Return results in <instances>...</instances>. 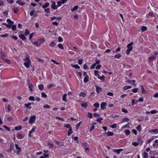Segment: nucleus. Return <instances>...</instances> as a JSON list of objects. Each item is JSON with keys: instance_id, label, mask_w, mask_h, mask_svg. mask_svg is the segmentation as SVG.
<instances>
[{"instance_id": "obj_1", "label": "nucleus", "mask_w": 158, "mask_h": 158, "mask_svg": "<svg viewBox=\"0 0 158 158\" xmlns=\"http://www.w3.org/2000/svg\"><path fill=\"white\" fill-rule=\"evenodd\" d=\"M23 60L25 61L24 63L25 66L27 68H29L31 64V61L29 56L26 55V57L23 59Z\"/></svg>"}, {"instance_id": "obj_2", "label": "nucleus", "mask_w": 158, "mask_h": 158, "mask_svg": "<svg viewBox=\"0 0 158 158\" xmlns=\"http://www.w3.org/2000/svg\"><path fill=\"white\" fill-rule=\"evenodd\" d=\"M133 42H131L127 44V49L126 51V53L127 55H129L130 54V52L133 49L132 45L133 44Z\"/></svg>"}, {"instance_id": "obj_3", "label": "nucleus", "mask_w": 158, "mask_h": 158, "mask_svg": "<svg viewBox=\"0 0 158 158\" xmlns=\"http://www.w3.org/2000/svg\"><path fill=\"white\" fill-rule=\"evenodd\" d=\"M35 118L36 116L35 115L31 116L29 121V123L31 124H33L35 122Z\"/></svg>"}, {"instance_id": "obj_4", "label": "nucleus", "mask_w": 158, "mask_h": 158, "mask_svg": "<svg viewBox=\"0 0 158 158\" xmlns=\"http://www.w3.org/2000/svg\"><path fill=\"white\" fill-rule=\"evenodd\" d=\"M148 132L152 134L155 135L158 134V129L150 130H149Z\"/></svg>"}, {"instance_id": "obj_5", "label": "nucleus", "mask_w": 158, "mask_h": 158, "mask_svg": "<svg viewBox=\"0 0 158 158\" xmlns=\"http://www.w3.org/2000/svg\"><path fill=\"white\" fill-rule=\"evenodd\" d=\"M36 127H33L32 128V129H31V130H30L29 131V137H32V135H31V134L34 132L35 129H36Z\"/></svg>"}, {"instance_id": "obj_6", "label": "nucleus", "mask_w": 158, "mask_h": 158, "mask_svg": "<svg viewBox=\"0 0 158 158\" xmlns=\"http://www.w3.org/2000/svg\"><path fill=\"white\" fill-rule=\"evenodd\" d=\"M107 104L106 102H102L101 103L100 105L101 108L102 110H104L106 109V106Z\"/></svg>"}, {"instance_id": "obj_7", "label": "nucleus", "mask_w": 158, "mask_h": 158, "mask_svg": "<svg viewBox=\"0 0 158 158\" xmlns=\"http://www.w3.org/2000/svg\"><path fill=\"white\" fill-rule=\"evenodd\" d=\"M123 149H114L112 150L113 152H116L118 154H120V152L123 150Z\"/></svg>"}, {"instance_id": "obj_8", "label": "nucleus", "mask_w": 158, "mask_h": 158, "mask_svg": "<svg viewBox=\"0 0 158 158\" xmlns=\"http://www.w3.org/2000/svg\"><path fill=\"white\" fill-rule=\"evenodd\" d=\"M52 3L51 6L52 8L54 10H56L57 8V5H56V2H55L52 1Z\"/></svg>"}, {"instance_id": "obj_9", "label": "nucleus", "mask_w": 158, "mask_h": 158, "mask_svg": "<svg viewBox=\"0 0 158 158\" xmlns=\"http://www.w3.org/2000/svg\"><path fill=\"white\" fill-rule=\"evenodd\" d=\"M96 87V91L98 93H99L102 90V88L98 85H95Z\"/></svg>"}, {"instance_id": "obj_10", "label": "nucleus", "mask_w": 158, "mask_h": 158, "mask_svg": "<svg viewBox=\"0 0 158 158\" xmlns=\"http://www.w3.org/2000/svg\"><path fill=\"white\" fill-rule=\"evenodd\" d=\"M33 102H32V103L29 102L25 104L24 106H25L26 108L28 109H31V107L30 106L32 104H33Z\"/></svg>"}, {"instance_id": "obj_11", "label": "nucleus", "mask_w": 158, "mask_h": 158, "mask_svg": "<svg viewBox=\"0 0 158 158\" xmlns=\"http://www.w3.org/2000/svg\"><path fill=\"white\" fill-rule=\"evenodd\" d=\"M16 3L17 4H18L20 6H23L25 4V3L24 2H21L20 0L16 1Z\"/></svg>"}, {"instance_id": "obj_12", "label": "nucleus", "mask_w": 158, "mask_h": 158, "mask_svg": "<svg viewBox=\"0 0 158 158\" xmlns=\"http://www.w3.org/2000/svg\"><path fill=\"white\" fill-rule=\"evenodd\" d=\"M28 87L29 89L30 90L31 92H32L33 91V88H34V85L32 84H29L28 85Z\"/></svg>"}, {"instance_id": "obj_13", "label": "nucleus", "mask_w": 158, "mask_h": 158, "mask_svg": "<svg viewBox=\"0 0 158 158\" xmlns=\"http://www.w3.org/2000/svg\"><path fill=\"white\" fill-rule=\"evenodd\" d=\"M19 37L24 41L26 39V38L23 34H21L19 35Z\"/></svg>"}, {"instance_id": "obj_14", "label": "nucleus", "mask_w": 158, "mask_h": 158, "mask_svg": "<svg viewBox=\"0 0 158 158\" xmlns=\"http://www.w3.org/2000/svg\"><path fill=\"white\" fill-rule=\"evenodd\" d=\"M12 10L15 13H17L19 11L18 8L14 7L12 9Z\"/></svg>"}, {"instance_id": "obj_15", "label": "nucleus", "mask_w": 158, "mask_h": 158, "mask_svg": "<svg viewBox=\"0 0 158 158\" xmlns=\"http://www.w3.org/2000/svg\"><path fill=\"white\" fill-rule=\"evenodd\" d=\"M49 6V3L48 2H46L42 7L43 9H45L48 7Z\"/></svg>"}, {"instance_id": "obj_16", "label": "nucleus", "mask_w": 158, "mask_h": 158, "mask_svg": "<svg viewBox=\"0 0 158 158\" xmlns=\"http://www.w3.org/2000/svg\"><path fill=\"white\" fill-rule=\"evenodd\" d=\"M158 137V136H155L154 137V138H152L151 139H148L147 141V143L149 144L150 143L152 140L155 139L157 138Z\"/></svg>"}, {"instance_id": "obj_17", "label": "nucleus", "mask_w": 158, "mask_h": 158, "mask_svg": "<svg viewBox=\"0 0 158 158\" xmlns=\"http://www.w3.org/2000/svg\"><path fill=\"white\" fill-rule=\"evenodd\" d=\"M14 147V144L13 143H11L10 144V149L9 150V152H10L12 151V150L13 149Z\"/></svg>"}, {"instance_id": "obj_18", "label": "nucleus", "mask_w": 158, "mask_h": 158, "mask_svg": "<svg viewBox=\"0 0 158 158\" xmlns=\"http://www.w3.org/2000/svg\"><path fill=\"white\" fill-rule=\"evenodd\" d=\"M89 76L88 75H86L84 79V81L85 83L87 82L89 80Z\"/></svg>"}, {"instance_id": "obj_19", "label": "nucleus", "mask_w": 158, "mask_h": 158, "mask_svg": "<svg viewBox=\"0 0 158 158\" xmlns=\"http://www.w3.org/2000/svg\"><path fill=\"white\" fill-rule=\"evenodd\" d=\"M66 96H67L66 94H64L63 95V97H62V100L65 102H67V100L66 98Z\"/></svg>"}, {"instance_id": "obj_20", "label": "nucleus", "mask_w": 158, "mask_h": 158, "mask_svg": "<svg viewBox=\"0 0 158 158\" xmlns=\"http://www.w3.org/2000/svg\"><path fill=\"white\" fill-rule=\"evenodd\" d=\"M147 30V27L145 26H142L141 28V31L142 32L146 31Z\"/></svg>"}, {"instance_id": "obj_21", "label": "nucleus", "mask_w": 158, "mask_h": 158, "mask_svg": "<svg viewBox=\"0 0 158 158\" xmlns=\"http://www.w3.org/2000/svg\"><path fill=\"white\" fill-rule=\"evenodd\" d=\"M124 133L126 135H130L131 133L130 131L128 130H125L124 131Z\"/></svg>"}, {"instance_id": "obj_22", "label": "nucleus", "mask_w": 158, "mask_h": 158, "mask_svg": "<svg viewBox=\"0 0 158 158\" xmlns=\"http://www.w3.org/2000/svg\"><path fill=\"white\" fill-rule=\"evenodd\" d=\"M98 78L101 80L102 81H104L105 79V76L103 75L102 76H100L99 75L98 76Z\"/></svg>"}, {"instance_id": "obj_23", "label": "nucleus", "mask_w": 158, "mask_h": 158, "mask_svg": "<svg viewBox=\"0 0 158 158\" xmlns=\"http://www.w3.org/2000/svg\"><path fill=\"white\" fill-rule=\"evenodd\" d=\"M131 86L130 85L125 86L123 87V89L124 90H127L128 89H131Z\"/></svg>"}, {"instance_id": "obj_24", "label": "nucleus", "mask_w": 158, "mask_h": 158, "mask_svg": "<svg viewBox=\"0 0 158 158\" xmlns=\"http://www.w3.org/2000/svg\"><path fill=\"white\" fill-rule=\"evenodd\" d=\"M38 88L39 89L42 90L44 89V86L42 84H40L38 85Z\"/></svg>"}, {"instance_id": "obj_25", "label": "nucleus", "mask_w": 158, "mask_h": 158, "mask_svg": "<svg viewBox=\"0 0 158 158\" xmlns=\"http://www.w3.org/2000/svg\"><path fill=\"white\" fill-rule=\"evenodd\" d=\"M156 58V57L154 56H151L148 58V61L149 62H150L151 60Z\"/></svg>"}, {"instance_id": "obj_26", "label": "nucleus", "mask_w": 158, "mask_h": 158, "mask_svg": "<svg viewBox=\"0 0 158 158\" xmlns=\"http://www.w3.org/2000/svg\"><path fill=\"white\" fill-rule=\"evenodd\" d=\"M103 119V118L102 117H100L99 118H97L96 119V121H98L99 123H102V121Z\"/></svg>"}, {"instance_id": "obj_27", "label": "nucleus", "mask_w": 158, "mask_h": 158, "mask_svg": "<svg viewBox=\"0 0 158 158\" xmlns=\"http://www.w3.org/2000/svg\"><path fill=\"white\" fill-rule=\"evenodd\" d=\"M153 145L154 147L158 145V139H156L154 141V143L153 144Z\"/></svg>"}, {"instance_id": "obj_28", "label": "nucleus", "mask_w": 158, "mask_h": 158, "mask_svg": "<svg viewBox=\"0 0 158 158\" xmlns=\"http://www.w3.org/2000/svg\"><path fill=\"white\" fill-rule=\"evenodd\" d=\"M130 128L129 125V123H127V124H125L124 126H122L121 127L122 129H123L125 128Z\"/></svg>"}, {"instance_id": "obj_29", "label": "nucleus", "mask_w": 158, "mask_h": 158, "mask_svg": "<svg viewBox=\"0 0 158 158\" xmlns=\"http://www.w3.org/2000/svg\"><path fill=\"white\" fill-rule=\"evenodd\" d=\"M73 132L72 130V128L70 129H69V131L68 132V136H69L71 134H72Z\"/></svg>"}, {"instance_id": "obj_30", "label": "nucleus", "mask_w": 158, "mask_h": 158, "mask_svg": "<svg viewBox=\"0 0 158 158\" xmlns=\"http://www.w3.org/2000/svg\"><path fill=\"white\" fill-rule=\"evenodd\" d=\"M114 134L111 131H108L107 132V136H112Z\"/></svg>"}, {"instance_id": "obj_31", "label": "nucleus", "mask_w": 158, "mask_h": 158, "mask_svg": "<svg viewBox=\"0 0 158 158\" xmlns=\"http://www.w3.org/2000/svg\"><path fill=\"white\" fill-rule=\"evenodd\" d=\"M33 44L36 46H39L40 45V42L38 40L36 41L33 43Z\"/></svg>"}, {"instance_id": "obj_32", "label": "nucleus", "mask_w": 158, "mask_h": 158, "mask_svg": "<svg viewBox=\"0 0 158 158\" xmlns=\"http://www.w3.org/2000/svg\"><path fill=\"white\" fill-rule=\"evenodd\" d=\"M148 153L147 152H145L143 153V157L144 158H148Z\"/></svg>"}, {"instance_id": "obj_33", "label": "nucleus", "mask_w": 158, "mask_h": 158, "mask_svg": "<svg viewBox=\"0 0 158 158\" xmlns=\"http://www.w3.org/2000/svg\"><path fill=\"white\" fill-rule=\"evenodd\" d=\"M56 44L54 42H52L49 44V46L52 47H54L55 46Z\"/></svg>"}, {"instance_id": "obj_34", "label": "nucleus", "mask_w": 158, "mask_h": 158, "mask_svg": "<svg viewBox=\"0 0 158 158\" xmlns=\"http://www.w3.org/2000/svg\"><path fill=\"white\" fill-rule=\"evenodd\" d=\"M121 55L120 54H118L115 55L114 56V57L115 58H117V59H119L121 57Z\"/></svg>"}, {"instance_id": "obj_35", "label": "nucleus", "mask_w": 158, "mask_h": 158, "mask_svg": "<svg viewBox=\"0 0 158 158\" xmlns=\"http://www.w3.org/2000/svg\"><path fill=\"white\" fill-rule=\"evenodd\" d=\"M136 129L139 132H140L141 131V125H139L136 127Z\"/></svg>"}, {"instance_id": "obj_36", "label": "nucleus", "mask_w": 158, "mask_h": 158, "mask_svg": "<svg viewBox=\"0 0 158 158\" xmlns=\"http://www.w3.org/2000/svg\"><path fill=\"white\" fill-rule=\"evenodd\" d=\"M40 42V44H43L45 41V40L44 39H40L38 40Z\"/></svg>"}, {"instance_id": "obj_37", "label": "nucleus", "mask_w": 158, "mask_h": 158, "mask_svg": "<svg viewBox=\"0 0 158 158\" xmlns=\"http://www.w3.org/2000/svg\"><path fill=\"white\" fill-rule=\"evenodd\" d=\"M22 128V127L21 126H19L16 127L15 129L17 131H18L21 129Z\"/></svg>"}, {"instance_id": "obj_38", "label": "nucleus", "mask_w": 158, "mask_h": 158, "mask_svg": "<svg viewBox=\"0 0 158 158\" xmlns=\"http://www.w3.org/2000/svg\"><path fill=\"white\" fill-rule=\"evenodd\" d=\"M15 147L17 149L19 150V151H18L17 152L18 153H19V152L21 151V148L19 147L17 144H15Z\"/></svg>"}, {"instance_id": "obj_39", "label": "nucleus", "mask_w": 158, "mask_h": 158, "mask_svg": "<svg viewBox=\"0 0 158 158\" xmlns=\"http://www.w3.org/2000/svg\"><path fill=\"white\" fill-rule=\"evenodd\" d=\"M58 42H62L63 39L60 36H59L58 37Z\"/></svg>"}, {"instance_id": "obj_40", "label": "nucleus", "mask_w": 158, "mask_h": 158, "mask_svg": "<svg viewBox=\"0 0 158 158\" xmlns=\"http://www.w3.org/2000/svg\"><path fill=\"white\" fill-rule=\"evenodd\" d=\"M86 94L84 92H81V93L80 96L82 97H85L86 95Z\"/></svg>"}, {"instance_id": "obj_41", "label": "nucleus", "mask_w": 158, "mask_h": 158, "mask_svg": "<svg viewBox=\"0 0 158 158\" xmlns=\"http://www.w3.org/2000/svg\"><path fill=\"white\" fill-rule=\"evenodd\" d=\"M30 33L29 31L27 29L25 30V34L26 36L28 35Z\"/></svg>"}, {"instance_id": "obj_42", "label": "nucleus", "mask_w": 158, "mask_h": 158, "mask_svg": "<svg viewBox=\"0 0 158 158\" xmlns=\"http://www.w3.org/2000/svg\"><path fill=\"white\" fill-rule=\"evenodd\" d=\"M58 47L60 48L61 49H64V48L63 45L61 44H59L58 45Z\"/></svg>"}, {"instance_id": "obj_43", "label": "nucleus", "mask_w": 158, "mask_h": 158, "mask_svg": "<svg viewBox=\"0 0 158 158\" xmlns=\"http://www.w3.org/2000/svg\"><path fill=\"white\" fill-rule=\"evenodd\" d=\"M23 137V136L21 134H19L17 136V138L18 139H22Z\"/></svg>"}, {"instance_id": "obj_44", "label": "nucleus", "mask_w": 158, "mask_h": 158, "mask_svg": "<svg viewBox=\"0 0 158 158\" xmlns=\"http://www.w3.org/2000/svg\"><path fill=\"white\" fill-rule=\"evenodd\" d=\"M71 66L76 68V69H79L80 68V66L77 64L75 65H71Z\"/></svg>"}, {"instance_id": "obj_45", "label": "nucleus", "mask_w": 158, "mask_h": 158, "mask_svg": "<svg viewBox=\"0 0 158 158\" xmlns=\"http://www.w3.org/2000/svg\"><path fill=\"white\" fill-rule=\"evenodd\" d=\"M29 100L30 101H35V98L33 96H30L29 98Z\"/></svg>"}, {"instance_id": "obj_46", "label": "nucleus", "mask_w": 158, "mask_h": 158, "mask_svg": "<svg viewBox=\"0 0 158 158\" xmlns=\"http://www.w3.org/2000/svg\"><path fill=\"white\" fill-rule=\"evenodd\" d=\"M129 120V119L128 118H125L124 119H123L122 123H124L125 122H127Z\"/></svg>"}, {"instance_id": "obj_47", "label": "nucleus", "mask_w": 158, "mask_h": 158, "mask_svg": "<svg viewBox=\"0 0 158 158\" xmlns=\"http://www.w3.org/2000/svg\"><path fill=\"white\" fill-rule=\"evenodd\" d=\"M9 35V34L8 33H6L3 35H0L1 37L5 38L6 37L8 36Z\"/></svg>"}, {"instance_id": "obj_48", "label": "nucleus", "mask_w": 158, "mask_h": 158, "mask_svg": "<svg viewBox=\"0 0 158 158\" xmlns=\"http://www.w3.org/2000/svg\"><path fill=\"white\" fill-rule=\"evenodd\" d=\"M57 3H58L57 5V7L61 6L62 5V4H63L62 2H61L60 1L57 2Z\"/></svg>"}, {"instance_id": "obj_49", "label": "nucleus", "mask_w": 158, "mask_h": 158, "mask_svg": "<svg viewBox=\"0 0 158 158\" xmlns=\"http://www.w3.org/2000/svg\"><path fill=\"white\" fill-rule=\"evenodd\" d=\"M47 144L50 148H52L54 147L53 144L49 142H48Z\"/></svg>"}, {"instance_id": "obj_50", "label": "nucleus", "mask_w": 158, "mask_h": 158, "mask_svg": "<svg viewBox=\"0 0 158 158\" xmlns=\"http://www.w3.org/2000/svg\"><path fill=\"white\" fill-rule=\"evenodd\" d=\"M158 112V111L156 110H153L151 111L150 112V113L152 114H156Z\"/></svg>"}, {"instance_id": "obj_51", "label": "nucleus", "mask_w": 158, "mask_h": 158, "mask_svg": "<svg viewBox=\"0 0 158 158\" xmlns=\"http://www.w3.org/2000/svg\"><path fill=\"white\" fill-rule=\"evenodd\" d=\"M117 126V124L116 123H114V124H113L112 125L110 126V127L112 128H114L116 127Z\"/></svg>"}, {"instance_id": "obj_52", "label": "nucleus", "mask_w": 158, "mask_h": 158, "mask_svg": "<svg viewBox=\"0 0 158 158\" xmlns=\"http://www.w3.org/2000/svg\"><path fill=\"white\" fill-rule=\"evenodd\" d=\"M132 144L135 146H137L139 145V143L137 142H133Z\"/></svg>"}, {"instance_id": "obj_53", "label": "nucleus", "mask_w": 158, "mask_h": 158, "mask_svg": "<svg viewBox=\"0 0 158 158\" xmlns=\"http://www.w3.org/2000/svg\"><path fill=\"white\" fill-rule=\"evenodd\" d=\"M42 96L44 98H47V95L44 93L42 92L41 93Z\"/></svg>"}, {"instance_id": "obj_54", "label": "nucleus", "mask_w": 158, "mask_h": 158, "mask_svg": "<svg viewBox=\"0 0 158 158\" xmlns=\"http://www.w3.org/2000/svg\"><path fill=\"white\" fill-rule=\"evenodd\" d=\"M94 106L95 107L98 108L99 107V104L97 102L94 104Z\"/></svg>"}, {"instance_id": "obj_55", "label": "nucleus", "mask_w": 158, "mask_h": 158, "mask_svg": "<svg viewBox=\"0 0 158 158\" xmlns=\"http://www.w3.org/2000/svg\"><path fill=\"white\" fill-rule=\"evenodd\" d=\"M78 6H75L74 7H73V8L71 10L72 11H74L78 9Z\"/></svg>"}, {"instance_id": "obj_56", "label": "nucleus", "mask_w": 158, "mask_h": 158, "mask_svg": "<svg viewBox=\"0 0 158 158\" xmlns=\"http://www.w3.org/2000/svg\"><path fill=\"white\" fill-rule=\"evenodd\" d=\"M138 90V89L137 88L133 89H132V91L134 93H136Z\"/></svg>"}, {"instance_id": "obj_57", "label": "nucleus", "mask_w": 158, "mask_h": 158, "mask_svg": "<svg viewBox=\"0 0 158 158\" xmlns=\"http://www.w3.org/2000/svg\"><path fill=\"white\" fill-rule=\"evenodd\" d=\"M64 127L66 128H68L69 129L72 128L70 126V125L69 124H67L64 125Z\"/></svg>"}, {"instance_id": "obj_58", "label": "nucleus", "mask_w": 158, "mask_h": 158, "mask_svg": "<svg viewBox=\"0 0 158 158\" xmlns=\"http://www.w3.org/2000/svg\"><path fill=\"white\" fill-rule=\"evenodd\" d=\"M88 117H89L90 118H91L93 117V114L90 113L88 112Z\"/></svg>"}, {"instance_id": "obj_59", "label": "nucleus", "mask_w": 158, "mask_h": 158, "mask_svg": "<svg viewBox=\"0 0 158 158\" xmlns=\"http://www.w3.org/2000/svg\"><path fill=\"white\" fill-rule=\"evenodd\" d=\"M1 57L2 59L3 60L6 57V55L4 53H2L1 54Z\"/></svg>"}, {"instance_id": "obj_60", "label": "nucleus", "mask_w": 158, "mask_h": 158, "mask_svg": "<svg viewBox=\"0 0 158 158\" xmlns=\"http://www.w3.org/2000/svg\"><path fill=\"white\" fill-rule=\"evenodd\" d=\"M36 59H37V60L38 61L41 62H42V63H43L44 62V61L43 60H42V59H40V58H39L36 57Z\"/></svg>"}, {"instance_id": "obj_61", "label": "nucleus", "mask_w": 158, "mask_h": 158, "mask_svg": "<svg viewBox=\"0 0 158 158\" xmlns=\"http://www.w3.org/2000/svg\"><path fill=\"white\" fill-rule=\"evenodd\" d=\"M96 65L94 63L93 64H92L91 67H90V69H93L95 67Z\"/></svg>"}, {"instance_id": "obj_62", "label": "nucleus", "mask_w": 158, "mask_h": 158, "mask_svg": "<svg viewBox=\"0 0 158 158\" xmlns=\"http://www.w3.org/2000/svg\"><path fill=\"white\" fill-rule=\"evenodd\" d=\"M45 11L47 13H49L50 12V10L49 8L44 9Z\"/></svg>"}, {"instance_id": "obj_63", "label": "nucleus", "mask_w": 158, "mask_h": 158, "mask_svg": "<svg viewBox=\"0 0 158 158\" xmlns=\"http://www.w3.org/2000/svg\"><path fill=\"white\" fill-rule=\"evenodd\" d=\"M12 30L13 31H15L16 29V25H13L12 27Z\"/></svg>"}, {"instance_id": "obj_64", "label": "nucleus", "mask_w": 158, "mask_h": 158, "mask_svg": "<svg viewBox=\"0 0 158 158\" xmlns=\"http://www.w3.org/2000/svg\"><path fill=\"white\" fill-rule=\"evenodd\" d=\"M34 34L33 33H32L31 34H30L29 35V40H31V39L33 38V36Z\"/></svg>"}]
</instances>
